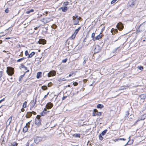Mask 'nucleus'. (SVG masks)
<instances>
[{
    "instance_id": "a878e982",
    "label": "nucleus",
    "mask_w": 146,
    "mask_h": 146,
    "mask_svg": "<svg viewBox=\"0 0 146 146\" xmlns=\"http://www.w3.org/2000/svg\"><path fill=\"white\" fill-rule=\"evenodd\" d=\"M81 28L80 27H79L78 28V29L76 30L74 33V34H75L76 35L77 33H78V31L80 30V29Z\"/></svg>"
},
{
    "instance_id": "e433bc0d",
    "label": "nucleus",
    "mask_w": 146,
    "mask_h": 146,
    "mask_svg": "<svg viewBox=\"0 0 146 146\" xmlns=\"http://www.w3.org/2000/svg\"><path fill=\"white\" fill-rule=\"evenodd\" d=\"M55 74H48V77H50L51 76H54L55 75Z\"/></svg>"
},
{
    "instance_id": "393cba45",
    "label": "nucleus",
    "mask_w": 146,
    "mask_h": 146,
    "mask_svg": "<svg viewBox=\"0 0 146 146\" xmlns=\"http://www.w3.org/2000/svg\"><path fill=\"white\" fill-rule=\"evenodd\" d=\"M128 88V86H122L120 87L119 89V90H123L124 89H126L127 88Z\"/></svg>"
},
{
    "instance_id": "f704fd0d",
    "label": "nucleus",
    "mask_w": 146,
    "mask_h": 146,
    "mask_svg": "<svg viewBox=\"0 0 146 146\" xmlns=\"http://www.w3.org/2000/svg\"><path fill=\"white\" fill-rule=\"evenodd\" d=\"M129 111H127L126 112L125 117H127L129 115Z\"/></svg>"
},
{
    "instance_id": "3c124183",
    "label": "nucleus",
    "mask_w": 146,
    "mask_h": 146,
    "mask_svg": "<svg viewBox=\"0 0 146 146\" xmlns=\"http://www.w3.org/2000/svg\"><path fill=\"white\" fill-rule=\"evenodd\" d=\"M68 2H66L64 3V5H68Z\"/></svg>"
},
{
    "instance_id": "bb28decb",
    "label": "nucleus",
    "mask_w": 146,
    "mask_h": 146,
    "mask_svg": "<svg viewBox=\"0 0 146 146\" xmlns=\"http://www.w3.org/2000/svg\"><path fill=\"white\" fill-rule=\"evenodd\" d=\"M99 47L98 46H96V47L94 50V51L96 52H99L100 51V50L99 49H98V50H97V49L98 48L99 49Z\"/></svg>"
},
{
    "instance_id": "c9c22d12",
    "label": "nucleus",
    "mask_w": 146,
    "mask_h": 146,
    "mask_svg": "<svg viewBox=\"0 0 146 146\" xmlns=\"http://www.w3.org/2000/svg\"><path fill=\"white\" fill-rule=\"evenodd\" d=\"M23 108H25L27 107V102L26 101L24 102L23 104Z\"/></svg>"
},
{
    "instance_id": "c85d7f7f",
    "label": "nucleus",
    "mask_w": 146,
    "mask_h": 146,
    "mask_svg": "<svg viewBox=\"0 0 146 146\" xmlns=\"http://www.w3.org/2000/svg\"><path fill=\"white\" fill-rule=\"evenodd\" d=\"M62 11L63 12H66L67 10V7H61Z\"/></svg>"
},
{
    "instance_id": "c03bdc74",
    "label": "nucleus",
    "mask_w": 146,
    "mask_h": 146,
    "mask_svg": "<svg viewBox=\"0 0 146 146\" xmlns=\"http://www.w3.org/2000/svg\"><path fill=\"white\" fill-rule=\"evenodd\" d=\"M31 141V140H29L27 142L26 146H29V144L30 143V142Z\"/></svg>"
},
{
    "instance_id": "49530a36",
    "label": "nucleus",
    "mask_w": 146,
    "mask_h": 146,
    "mask_svg": "<svg viewBox=\"0 0 146 146\" xmlns=\"http://www.w3.org/2000/svg\"><path fill=\"white\" fill-rule=\"evenodd\" d=\"M119 140L125 141L126 140V139H124V138H119Z\"/></svg>"
},
{
    "instance_id": "2f4dec72",
    "label": "nucleus",
    "mask_w": 146,
    "mask_h": 146,
    "mask_svg": "<svg viewBox=\"0 0 146 146\" xmlns=\"http://www.w3.org/2000/svg\"><path fill=\"white\" fill-rule=\"evenodd\" d=\"M107 129L105 130L104 131L102 132L101 134L103 135H105L106 133L107 132Z\"/></svg>"
},
{
    "instance_id": "6ab92c4d",
    "label": "nucleus",
    "mask_w": 146,
    "mask_h": 146,
    "mask_svg": "<svg viewBox=\"0 0 146 146\" xmlns=\"http://www.w3.org/2000/svg\"><path fill=\"white\" fill-rule=\"evenodd\" d=\"M104 107L103 105L100 104H98L97 106V108H100L102 109Z\"/></svg>"
},
{
    "instance_id": "5701e85b",
    "label": "nucleus",
    "mask_w": 146,
    "mask_h": 146,
    "mask_svg": "<svg viewBox=\"0 0 146 146\" xmlns=\"http://www.w3.org/2000/svg\"><path fill=\"white\" fill-rule=\"evenodd\" d=\"M79 23V21H78V19H76V20H74V25H76L78 24Z\"/></svg>"
},
{
    "instance_id": "bf43d9fd",
    "label": "nucleus",
    "mask_w": 146,
    "mask_h": 146,
    "mask_svg": "<svg viewBox=\"0 0 146 146\" xmlns=\"http://www.w3.org/2000/svg\"><path fill=\"white\" fill-rule=\"evenodd\" d=\"M72 18H73V20H74H74H76V17H75L74 16L73 17H72Z\"/></svg>"
},
{
    "instance_id": "a211bd4d",
    "label": "nucleus",
    "mask_w": 146,
    "mask_h": 146,
    "mask_svg": "<svg viewBox=\"0 0 146 146\" xmlns=\"http://www.w3.org/2000/svg\"><path fill=\"white\" fill-rule=\"evenodd\" d=\"M27 123L23 129V131L25 133L28 130V127H27Z\"/></svg>"
},
{
    "instance_id": "9b49d317",
    "label": "nucleus",
    "mask_w": 146,
    "mask_h": 146,
    "mask_svg": "<svg viewBox=\"0 0 146 146\" xmlns=\"http://www.w3.org/2000/svg\"><path fill=\"white\" fill-rule=\"evenodd\" d=\"M12 116L11 115L7 120L6 122V125L7 126H9L12 121Z\"/></svg>"
},
{
    "instance_id": "774afa93",
    "label": "nucleus",
    "mask_w": 146,
    "mask_h": 146,
    "mask_svg": "<svg viewBox=\"0 0 146 146\" xmlns=\"http://www.w3.org/2000/svg\"><path fill=\"white\" fill-rule=\"evenodd\" d=\"M34 143H33V144L31 145V146H34Z\"/></svg>"
},
{
    "instance_id": "39448f33",
    "label": "nucleus",
    "mask_w": 146,
    "mask_h": 146,
    "mask_svg": "<svg viewBox=\"0 0 146 146\" xmlns=\"http://www.w3.org/2000/svg\"><path fill=\"white\" fill-rule=\"evenodd\" d=\"M136 3V0H131L129 1L128 3L129 6L131 7H132L134 6Z\"/></svg>"
},
{
    "instance_id": "f03ea898",
    "label": "nucleus",
    "mask_w": 146,
    "mask_h": 146,
    "mask_svg": "<svg viewBox=\"0 0 146 146\" xmlns=\"http://www.w3.org/2000/svg\"><path fill=\"white\" fill-rule=\"evenodd\" d=\"M40 117V115H37L35 120V124L38 126H39L41 124V120Z\"/></svg>"
},
{
    "instance_id": "0eeeda50",
    "label": "nucleus",
    "mask_w": 146,
    "mask_h": 146,
    "mask_svg": "<svg viewBox=\"0 0 146 146\" xmlns=\"http://www.w3.org/2000/svg\"><path fill=\"white\" fill-rule=\"evenodd\" d=\"M7 73H14V69L12 67H7Z\"/></svg>"
},
{
    "instance_id": "f3484780",
    "label": "nucleus",
    "mask_w": 146,
    "mask_h": 146,
    "mask_svg": "<svg viewBox=\"0 0 146 146\" xmlns=\"http://www.w3.org/2000/svg\"><path fill=\"white\" fill-rule=\"evenodd\" d=\"M141 99L144 100L146 98V96L145 94H142L140 96Z\"/></svg>"
},
{
    "instance_id": "4be33fe9",
    "label": "nucleus",
    "mask_w": 146,
    "mask_h": 146,
    "mask_svg": "<svg viewBox=\"0 0 146 146\" xmlns=\"http://www.w3.org/2000/svg\"><path fill=\"white\" fill-rule=\"evenodd\" d=\"M111 32L112 33V34H113V33H116L117 32V29H112L111 30Z\"/></svg>"
},
{
    "instance_id": "e2e57ef3",
    "label": "nucleus",
    "mask_w": 146,
    "mask_h": 146,
    "mask_svg": "<svg viewBox=\"0 0 146 146\" xmlns=\"http://www.w3.org/2000/svg\"><path fill=\"white\" fill-rule=\"evenodd\" d=\"M115 141H119V138H118V139H115Z\"/></svg>"
},
{
    "instance_id": "20e7f679",
    "label": "nucleus",
    "mask_w": 146,
    "mask_h": 146,
    "mask_svg": "<svg viewBox=\"0 0 146 146\" xmlns=\"http://www.w3.org/2000/svg\"><path fill=\"white\" fill-rule=\"evenodd\" d=\"M42 138L40 137H36L34 139V141L36 143H37L41 141L42 140Z\"/></svg>"
},
{
    "instance_id": "c756f323",
    "label": "nucleus",
    "mask_w": 146,
    "mask_h": 146,
    "mask_svg": "<svg viewBox=\"0 0 146 146\" xmlns=\"http://www.w3.org/2000/svg\"><path fill=\"white\" fill-rule=\"evenodd\" d=\"M95 34L94 33H93L92 34L91 37L92 40L94 41L95 37Z\"/></svg>"
},
{
    "instance_id": "5fc2aeb1",
    "label": "nucleus",
    "mask_w": 146,
    "mask_h": 146,
    "mask_svg": "<svg viewBox=\"0 0 146 146\" xmlns=\"http://www.w3.org/2000/svg\"><path fill=\"white\" fill-rule=\"evenodd\" d=\"M2 76V74H0V81L1 80V77Z\"/></svg>"
},
{
    "instance_id": "37998d69",
    "label": "nucleus",
    "mask_w": 146,
    "mask_h": 146,
    "mask_svg": "<svg viewBox=\"0 0 146 146\" xmlns=\"http://www.w3.org/2000/svg\"><path fill=\"white\" fill-rule=\"evenodd\" d=\"M25 55L26 56H29V53L28 52V51L27 50L26 51H25Z\"/></svg>"
},
{
    "instance_id": "0e129e2a",
    "label": "nucleus",
    "mask_w": 146,
    "mask_h": 146,
    "mask_svg": "<svg viewBox=\"0 0 146 146\" xmlns=\"http://www.w3.org/2000/svg\"><path fill=\"white\" fill-rule=\"evenodd\" d=\"M32 112H33V114L35 115V114H36V113L35 112H34V111H33Z\"/></svg>"
},
{
    "instance_id": "8fccbe9b",
    "label": "nucleus",
    "mask_w": 146,
    "mask_h": 146,
    "mask_svg": "<svg viewBox=\"0 0 146 146\" xmlns=\"http://www.w3.org/2000/svg\"><path fill=\"white\" fill-rule=\"evenodd\" d=\"M78 84V83L77 82H75L73 83V85L75 86H76Z\"/></svg>"
},
{
    "instance_id": "473e14b6",
    "label": "nucleus",
    "mask_w": 146,
    "mask_h": 146,
    "mask_svg": "<svg viewBox=\"0 0 146 146\" xmlns=\"http://www.w3.org/2000/svg\"><path fill=\"white\" fill-rule=\"evenodd\" d=\"M76 35H75V34H73L71 36V37H70V38L72 39H74L75 37H76Z\"/></svg>"
},
{
    "instance_id": "052dcab7",
    "label": "nucleus",
    "mask_w": 146,
    "mask_h": 146,
    "mask_svg": "<svg viewBox=\"0 0 146 146\" xmlns=\"http://www.w3.org/2000/svg\"><path fill=\"white\" fill-rule=\"evenodd\" d=\"M49 93V92H48L47 94L46 95H45L44 96V98H46V96H47L48 94Z\"/></svg>"
},
{
    "instance_id": "58836bf2",
    "label": "nucleus",
    "mask_w": 146,
    "mask_h": 146,
    "mask_svg": "<svg viewBox=\"0 0 146 146\" xmlns=\"http://www.w3.org/2000/svg\"><path fill=\"white\" fill-rule=\"evenodd\" d=\"M99 138L100 140H102L103 139V137L101 134L99 135Z\"/></svg>"
},
{
    "instance_id": "680f3d73",
    "label": "nucleus",
    "mask_w": 146,
    "mask_h": 146,
    "mask_svg": "<svg viewBox=\"0 0 146 146\" xmlns=\"http://www.w3.org/2000/svg\"><path fill=\"white\" fill-rule=\"evenodd\" d=\"M86 63V61L85 60H84V62H83V64H85Z\"/></svg>"
},
{
    "instance_id": "4d7b16f0",
    "label": "nucleus",
    "mask_w": 146,
    "mask_h": 146,
    "mask_svg": "<svg viewBox=\"0 0 146 146\" xmlns=\"http://www.w3.org/2000/svg\"><path fill=\"white\" fill-rule=\"evenodd\" d=\"M72 74H70L69 75V76H66V78H68V77H70V76H71L72 75Z\"/></svg>"
},
{
    "instance_id": "4468645a",
    "label": "nucleus",
    "mask_w": 146,
    "mask_h": 146,
    "mask_svg": "<svg viewBox=\"0 0 146 146\" xmlns=\"http://www.w3.org/2000/svg\"><path fill=\"white\" fill-rule=\"evenodd\" d=\"M102 35H101L100 33L97 36L95 37L94 40H99L100 38H102Z\"/></svg>"
},
{
    "instance_id": "a18cd8bd",
    "label": "nucleus",
    "mask_w": 146,
    "mask_h": 146,
    "mask_svg": "<svg viewBox=\"0 0 146 146\" xmlns=\"http://www.w3.org/2000/svg\"><path fill=\"white\" fill-rule=\"evenodd\" d=\"M67 60V59L66 58V59L63 60L62 61V62L63 63H65L66 62Z\"/></svg>"
},
{
    "instance_id": "423d86ee",
    "label": "nucleus",
    "mask_w": 146,
    "mask_h": 146,
    "mask_svg": "<svg viewBox=\"0 0 146 146\" xmlns=\"http://www.w3.org/2000/svg\"><path fill=\"white\" fill-rule=\"evenodd\" d=\"M146 117V114H145L141 115L138 118V119L137 120L136 123L139 121L141 120H144Z\"/></svg>"
},
{
    "instance_id": "79ce46f5",
    "label": "nucleus",
    "mask_w": 146,
    "mask_h": 146,
    "mask_svg": "<svg viewBox=\"0 0 146 146\" xmlns=\"http://www.w3.org/2000/svg\"><path fill=\"white\" fill-rule=\"evenodd\" d=\"M24 58H21L20 59H19L18 60H17V62H20L21 60H24Z\"/></svg>"
},
{
    "instance_id": "72a5a7b5",
    "label": "nucleus",
    "mask_w": 146,
    "mask_h": 146,
    "mask_svg": "<svg viewBox=\"0 0 146 146\" xmlns=\"http://www.w3.org/2000/svg\"><path fill=\"white\" fill-rule=\"evenodd\" d=\"M36 78H39L41 77V74H37Z\"/></svg>"
},
{
    "instance_id": "dca6fc26",
    "label": "nucleus",
    "mask_w": 146,
    "mask_h": 146,
    "mask_svg": "<svg viewBox=\"0 0 146 146\" xmlns=\"http://www.w3.org/2000/svg\"><path fill=\"white\" fill-rule=\"evenodd\" d=\"M121 50V48L120 47H118L114 50L113 51V52L114 53L115 52H119Z\"/></svg>"
},
{
    "instance_id": "de8ad7c7",
    "label": "nucleus",
    "mask_w": 146,
    "mask_h": 146,
    "mask_svg": "<svg viewBox=\"0 0 146 146\" xmlns=\"http://www.w3.org/2000/svg\"><path fill=\"white\" fill-rule=\"evenodd\" d=\"M60 79L62 81H66V80H67L65 78H60Z\"/></svg>"
},
{
    "instance_id": "f257e3e1",
    "label": "nucleus",
    "mask_w": 146,
    "mask_h": 146,
    "mask_svg": "<svg viewBox=\"0 0 146 146\" xmlns=\"http://www.w3.org/2000/svg\"><path fill=\"white\" fill-rule=\"evenodd\" d=\"M53 18V17H46L41 19L40 21L43 22L44 23H47L52 21Z\"/></svg>"
},
{
    "instance_id": "13d9d810",
    "label": "nucleus",
    "mask_w": 146,
    "mask_h": 146,
    "mask_svg": "<svg viewBox=\"0 0 146 146\" xmlns=\"http://www.w3.org/2000/svg\"><path fill=\"white\" fill-rule=\"evenodd\" d=\"M142 27H143V29H142L141 30V31H143L145 29H144L145 27H144V26H142Z\"/></svg>"
},
{
    "instance_id": "6e6552de",
    "label": "nucleus",
    "mask_w": 146,
    "mask_h": 146,
    "mask_svg": "<svg viewBox=\"0 0 146 146\" xmlns=\"http://www.w3.org/2000/svg\"><path fill=\"white\" fill-rule=\"evenodd\" d=\"M53 106V104L50 102L48 103L46 106V108L48 109H51Z\"/></svg>"
},
{
    "instance_id": "412c9836",
    "label": "nucleus",
    "mask_w": 146,
    "mask_h": 146,
    "mask_svg": "<svg viewBox=\"0 0 146 146\" xmlns=\"http://www.w3.org/2000/svg\"><path fill=\"white\" fill-rule=\"evenodd\" d=\"M35 52H32L30 54H29L28 58H31L33 55L35 54Z\"/></svg>"
},
{
    "instance_id": "f8f14e48",
    "label": "nucleus",
    "mask_w": 146,
    "mask_h": 146,
    "mask_svg": "<svg viewBox=\"0 0 146 146\" xmlns=\"http://www.w3.org/2000/svg\"><path fill=\"white\" fill-rule=\"evenodd\" d=\"M49 112V111H47L46 108H44V110L40 113L41 115L44 116L47 112Z\"/></svg>"
},
{
    "instance_id": "4c0bfd02",
    "label": "nucleus",
    "mask_w": 146,
    "mask_h": 146,
    "mask_svg": "<svg viewBox=\"0 0 146 146\" xmlns=\"http://www.w3.org/2000/svg\"><path fill=\"white\" fill-rule=\"evenodd\" d=\"M47 88V87L46 86H42V89L44 90H46Z\"/></svg>"
},
{
    "instance_id": "6e6d98bb",
    "label": "nucleus",
    "mask_w": 146,
    "mask_h": 146,
    "mask_svg": "<svg viewBox=\"0 0 146 146\" xmlns=\"http://www.w3.org/2000/svg\"><path fill=\"white\" fill-rule=\"evenodd\" d=\"M4 98H3L2 99L0 100V103H1L2 101H3L4 100Z\"/></svg>"
},
{
    "instance_id": "aec40b11",
    "label": "nucleus",
    "mask_w": 146,
    "mask_h": 146,
    "mask_svg": "<svg viewBox=\"0 0 146 146\" xmlns=\"http://www.w3.org/2000/svg\"><path fill=\"white\" fill-rule=\"evenodd\" d=\"M32 115V113L31 112H29L27 113V114L26 115V117L27 118L30 117Z\"/></svg>"
},
{
    "instance_id": "ddd939ff",
    "label": "nucleus",
    "mask_w": 146,
    "mask_h": 146,
    "mask_svg": "<svg viewBox=\"0 0 146 146\" xmlns=\"http://www.w3.org/2000/svg\"><path fill=\"white\" fill-rule=\"evenodd\" d=\"M21 67L23 69V70H25V71H24V72H29V70L27 69V68L24 65H22Z\"/></svg>"
},
{
    "instance_id": "7c9ffc66",
    "label": "nucleus",
    "mask_w": 146,
    "mask_h": 146,
    "mask_svg": "<svg viewBox=\"0 0 146 146\" xmlns=\"http://www.w3.org/2000/svg\"><path fill=\"white\" fill-rule=\"evenodd\" d=\"M74 136L76 137H80V134H75L73 135Z\"/></svg>"
},
{
    "instance_id": "7ed1b4c3",
    "label": "nucleus",
    "mask_w": 146,
    "mask_h": 146,
    "mask_svg": "<svg viewBox=\"0 0 146 146\" xmlns=\"http://www.w3.org/2000/svg\"><path fill=\"white\" fill-rule=\"evenodd\" d=\"M101 115V113L98 112L97 110L95 109H94L92 113L93 116H95L96 115L100 116Z\"/></svg>"
},
{
    "instance_id": "09e8293b",
    "label": "nucleus",
    "mask_w": 146,
    "mask_h": 146,
    "mask_svg": "<svg viewBox=\"0 0 146 146\" xmlns=\"http://www.w3.org/2000/svg\"><path fill=\"white\" fill-rule=\"evenodd\" d=\"M48 73H56V72L54 70H52L51 71L49 72Z\"/></svg>"
},
{
    "instance_id": "338daca9",
    "label": "nucleus",
    "mask_w": 146,
    "mask_h": 146,
    "mask_svg": "<svg viewBox=\"0 0 146 146\" xmlns=\"http://www.w3.org/2000/svg\"><path fill=\"white\" fill-rule=\"evenodd\" d=\"M25 110L23 108H22L21 109V111L22 112H23Z\"/></svg>"
},
{
    "instance_id": "ea45409f",
    "label": "nucleus",
    "mask_w": 146,
    "mask_h": 146,
    "mask_svg": "<svg viewBox=\"0 0 146 146\" xmlns=\"http://www.w3.org/2000/svg\"><path fill=\"white\" fill-rule=\"evenodd\" d=\"M25 74H24L23 75H21V76H20V77L19 78V81H20L21 80L22 78L25 75Z\"/></svg>"
},
{
    "instance_id": "9d476101",
    "label": "nucleus",
    "mask_w": 146,
    "mask_h": 146,
    "mask_svg": "<svg viewBox=\"0 0 146 146\" xmlns=\"http://www.w3.org/2000/svg\"><path fill=\"white\" fill-rule=\"evenodd\" d=\"M46 41L43 39H40L38 41V43L39 44H46Z\"/></svg>"
},
{
    "instance_id": "2eb2a0df",
    "label": "nucleus",
    "mask_w": 146,
    "mask_h": 146,
    "mask_svg": "<svg viewBox=\"0 0 146 146\" xmlns=\"http://www.w3.org/2000/svg\"><path fill=\"white\" fill-rule=\"evenodd\" d=\"M36 103V100L35 101L34 100H33L32 101V102L31 103V108H30L31 110V108H33L34 106H35V104Z\"/></svg>"
},
{
    "instance_id": "864d4df0",
    "label": "nucleus",
    "mask_w": 146,
    "mask_h": 146,
    "mask_svg": "<svg viewBox=\"0 0 146 146\" xmlns=\"http://www.w3.org/2000/svg\"><path fill=\"white\" fill-rule=\"evenodd\" d=\"M5 12L6 13H8L9 12V9H5Z\"/></svg>"
},
{
    "instance_id": "603ef678",
    "label": "nucleus",
    "mask_w": 146,
    "mask_h": 146,
    "mask_svg": "<svg viewBox=\"0 0 146 146\" xmlns=\"http://www.w3.org/2000/svg\"><path fill=\"white\" fill-rule=\"evenodd\" d=\"M67 98V96H64L62 98V100H64Z\"/></svg>"
},
{
    "instance_id": "1a4fd4ad",
    "label": "nucleus",
    "mask_w": 146,
    "mask_h": 146,
    "mask_svg": "<svg viewBox=\"0 0 146 146\" xmlns=\"http://www.w3.org/2000/svg\"><path fill=\"white\" fill-rule=\"evenodd\" d=\"M117 28L119 30H122L123 28V26L121 23H119L116 26Z\"/></svg>"
},
{
    "instance_id": "a19ab883",
    "label": "nucleus",
    "mask_w": 146,
    "mask_h": 146,
    "mask_svg": "<svg viewBox=\"0 0 146 146\" xmlns=\"http://www.w3.org/2000/svg\"><path fill=\"white\" fill-rule=\"evenodd\" d=\"M138 68L140 70H142L143 69V67L142 66H139Z\"/></svg>"
},
{
    "instance_id": "cd10ccee",
    "label": "nucleus",
    "mask_w": 146,
    "mask_h": 146,
    "mask_svg": "<svg viewBox=\"0 0 146 146\" xmlns=\"http://www.w3.org/2000/svg\"><path fill=\"white\" fill-rule=\"evenodd\" d=\"M18 143L16 142H14L12 143H11L9 146H17Z\"/></svg>"
},
{
    "instance_id": "b1692460",
    "label": "nucleus",
    "mask_w": 146,
    "mask_h": 146,
    "mask_svg": "<svg viewBox=\"0 0 146 146\" xmlns=\"http://www.w3.org/2000/svg\"><path fill=\"white\" fill-rule=\"evenodd\" d=\"M34 11V10L33 9H31L28 10L26 12V13L27 14H30L31 13L33 12Z\"/></svg>"
},
{
    "instance_id": "69168bd1",
    "label": "nucleus",
    "mask_w": 146,
    "mask_h": 146,
    "mask_svg": "<svg viewBox=\"0 0 146 146\" xmlns=\"http://www.w3.org/2000/svg\"><path fill=\"white\" fill-rule=\"evenodd\" d=\"M10 38H11L10 37H8L6 38L5 39H10Z\"/></svg>"
}]
</instances>
